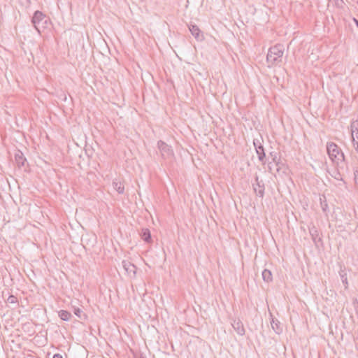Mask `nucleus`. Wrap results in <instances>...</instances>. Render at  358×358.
<instances>
[{
	"label": "nucleus",
	"instance_id": "f257e3e1",
	"mask_svg": "<svg viewBox=\"0 0 358 358\" xmlns=\"http://www.w3.org/2000/svg\"><path fill=\"white\" fill-rule=\"evenodd\" d=\"M284 53V46L282 44H276L268 49L266 60L271 64L281 61V58Z\"/></svg>",
	"mask_w": 358,
	"mask_h": 358
},
{
	"label": "nucleus",
	"instance_id": "f03ea898",
	"mask_svg": "<svg viewBox=\"0 0 358 358\" xmlns=\"http://www.w3.org/2000/svg\"><path fill=\"white\" fill-rule=\"evenodd\" d=\"M327 153L330 159L335 163L338 164L339 162L345 161V155L341 149L334 143H327Z\"/></svg>",
	"mask_w": 358,
	"mask_h": 358
},
{
	"label": "nucleus",
	"instance_id": "7ed1b4c3",
	"mask_svg": "<svg viewBox=\"0 0 358 358\" xmlns=\"http://www.w3.org/2000/svg\"><path fill=\"white\" fill-rule=\"evenodd\" d=\"M47 22V20L45 18V15L41 11L36 10L31 18V22L36 29V30L41 33V28H44L43 25H41V24H43Z\"/></svg>",
	"mask_w": 358,
	"mask_h": 358
},
{
	"label": "nucleus",
	"instance_id": "20e7f679",
	"mask_svg": "<svg viewBox=\"0 0 358 358\" xmlns=\"http://www.w3.org/2000/svg\"><path fill=\"white\" fill-rule=\"evenodd\" d=\"M157 147L160 151L161 155L164 159L170 158L173 155V151L171 147L167 145L163 141H159L157 142Z\"/></svg>",
	"mask_w": 358,
	"mask_h": 358
},
{
	"label": "nucleus",
	"instance_id": "39448f33",
	"mask_svg": "<svg viewBox=\"0 0 358 358\" xmlns=\"http://www.w3.org/2000/svg\"><path fill=\"white\" fill-rule=\"evenodd\" d=\"M350 129L352 144L355 150L358 152V120L352 121Z\"/></svg>",
	"mask_w": 358,
	"mask_h": 358
},
{
	"label": "nucleus",
	"instance_id": "423d86ee",
	"mask_svg": "<svg viewBox=\"0 0 358 358\" xmlns=\"http://www.w3.org/2000/svg\"><path fill=\"white\" fill-rule=\"evenodd\" d=\"M253 189L257 196L263 198L264 196V182L262 180H259L257 174L255 177V182L252 183Z\"/></svg>",
	"mask_w": 358,
	"mask_h": 358
},
{
	"label": "nucleus",
	"instance_id": "0eeeda50",
	"mask_svg": "<svg viewBox=\"0 0 358 358\" xmlns=\"http://www.w3.org/2000/svg\"><path fill=\"white\" fill-rule=\"evenodd\" d=\"M308 229L313 241L317 246H318V243H322V238L320 236L319 231L313 224L311 227H308Z\"/></svg>",
	"mask_w": 358,
	"mask_h": 358
},
{
	"label": "nucleus",
	"instance_id": "6e6552de",
	"mask_svg": "<svg viewBox=\"0 0 358 358\" xmlns=\"http://www.w3.org/2000/svg\"><path fill=\"white\" fill-rule=\"evenodd\" d=\"M189 30L197 41H201L203 40V35L201 34V30L197 25L191 24L189 25Z\"/></svg>",
	"mask_w": 358,
	"mask_h": 358
},
{
	"label": "nucleus",
	"instance_id": "1a4fd4ad",
	"mask_svg": "<svg viewBox=\"0 0 358 358\" xmlns=\"http://www.w3.org/2000/svg\"><path fill=\"white\" fill-rule=\"evenodd\" d=\"M15 161L18 168L20 169L24 166L27 159L20 150H17L15 154Z\"/></svg>",
	"mask_w": 358,
	"mask_h": 358
},
{
	"label": "nucleus",
	"instance_id": "9d476101",
	"mask_svg": "<svg viewBox=\"0 0 358 358\" xmlns=\"http://www.w3.org/2000/svg\"><path fill=\"white\" fill-rule=\"evenodd\" d=\"M141 238L146 243H152V239L151 233L149 229L143 228L139 233Z\"/></svg>",
	"mask_w": 358,
	"mask_h": 358
},
{
	"label": "nucleus",
	"instance_id": "9b49d317",
	"mask_svg": "<svg viewBox=\"0 0 358 358\" xmlns=\"http://www.w3.org/2000/svg\"><path fill=\"white\" fill-rule=\"evenodd\" d=\"M234 329L236 331V333L240 336H243L245 334V329L243 324L240 320H234L231 324Z\"/></svg>",
	"mask_w": 358,
	"mask_h": 358
},
{
	"label": "nucleus",
	"instance_id": "f8f14e48",
	"mask_svg": "<svg viewBox=\"0 0 358 358\" xmlns=\"http://www.w3.org/2000/svg\"><path fill=\"white\" fill-rule=\"evenodd\" d=\"M256 153L258 156V159L262 163V164H266V153L264 151V148L263 145H258V147L255 149Z\"/></svg>",
	"mask_w": 358,
	"mask_h": 358
},
{
	"label": "nucleus",
	"instance_id": "ddd939ff",
	"mask_svg": "<svg viewBox=\"0 0 358 358\" xmlns=\"http://www.w3.org/2000/svg\"><path fill=\"white\" fill-rule=\"evenodd\" d=\"M271 324L273 330L278 334H280L282 331V327L280 322L275 318L272 317Z\"/></svg>",
	"mask_w": 358,
	"mask_h": 358
},
{
	"label": "nucleus",
	"instance_id": "4468645a",
	"mask_svg": "<svg viewBox=\"0 0 358 358\" xmlns=\"http://www.w3.org/2000/svg\"><path fill=\"white\" fill-rule=\"evenodd\" d=\"M269 156L271 158V162L275 164V166H278L280 164V157H279L278 153L277 152H270Z\"/></svg>",
	"mask_w": 358,
	"mask_h": 358
},
{
	"label": "nucleus",
	"instance_id": "2eb2a0df",
	"mask_svg": "<svg viewBox=\"0 0 358 358\" xmlns=\"http://www.w3.org/2000/svg\"><path fill=\"white\" fill-rule=\"evenodd\" d=\"M113 187L119 194H123L124 192V187L123 184L120 181L116 180H113Z\"/></svg>",
	"mask_w": 358,
	"mask_h": 358
},
{
	"label": "nucleus",
	"instance_id": "dca6fc26",
	"mask_svg": "<svg viewBox=\"0 0 358 358\" xmlns=\"http://www.w3.org/2000/svg\"><path fill=\"white\" fill-rule=\"evenodd\" d=\"M262 278L265 282H271L272 280V273L271 270H262Z\"/></svg>",
	"mask_w": 358,
	"mask_h": 358
},
{
	"label": "nucleus",
	"instance_id": "f3484780",
	"mask_svg": "<svg viewBox=\"0 0 358 358\" xmlns=\"http://www.w3.org/2000/svg\"><path fill=\"white\" fill-rule=\"evenodd\" d=\"M59 316L62 320L69 321L71 317V314L67 310H62L59 312Z\"/></svg>",
	"mask_w": 358,
	"mask_h": 358
},
{
	"label": "nucleus",
	"instance_id": "a211bd4d",
	"mask_svg": "<svg viewBox=\"0 0 358 358\" xmlns=\"http://www.w3.org/2000/svg\"><path fill=\"white\" fill-rule=\"evenodd\" d=\"M73 313L80 320H85L87 319L86 314L80 308H74Z\"/></svg>",
	"mask_w": 358,
	"mask_h": 358
},
{
	"label": "nucleus",
	"instance_id": "6ab92c4d",
	"mask_svg": "<svg viewBox=\"0 0 358 358\" xmlns=\"http://www.w3.org/2000/svg\"><path fill=\"white\" fill-rule=\"evenodd\" d=\"M339 275L341 278L342 282L345 285V288L348 287V280H347V274L345 273V270H340Z\"/></svg>",
	"mask_w": 358,
	"mask_h": 358
},
{
	"label": "nucleus",
	"instance_id": "aec40b11",
	"mask_svg": "<svg viewBox=\"0 0 358 358\" xmlns=\"http://www.w3.org/2000/svg\"><path fill=\"white\" fill-rule=\"evenodd\" d=\"M6 301L8 303H10V304H15V305H17L18 304V301H17V299L15 296L14 295H10Z\"/></svg>",
	"mask_w": 358,
	"mask_h": 358
},
{
	"label": "nucleus",
	"instance_id": "412c9836",
	"mask_svg": "<svg viewBox=\"0 0 358 358\" xmlns=\"http://www.w3.org/2000/svg\"><path fill=\"white\" fill-rule=\"evenodd\" d=\"M324 201H322V199L320 197V203H321V208L324 212H326L328 208V204L326 201L325 196H323Z\"/></svg>",
	"mask_w": 358,
	"mask_h": 358
},
{
	"label": "nucleus",
	"instance_id": "4be33fe9",
	"mask_svg": "<svg viewBox=\"0 0 358 358\" xmlns=\"http://www.w3.org/2000/svg\"><path fill=\"white\" fill-rule=\"evenodd\" d=\"M124 271L130 278L136 277V270H124Z\"/></svg>",
	"mask_w": 358,
	"mask_h": 358
},
{
	"label": "nucleus",
	"instance_id": "5701e85b",
	"mask_svg": "<svg viewBox=\"0 0 358 358\" xmlns=\"http://www.w3.org/2000/svg\"><path fill=\"white\" fill-rule=\"evenodd\" d=\"M122 266H123V268H129V267L130 266H134L135 268H136L134 264H132L131 262H127V261H123V262H122Z\"/></svg>",
	"mask_w": 358,
	"mask_h": 358
},
{
	"label": "nucleus",
	"instance_id": "b1692460",
	"mask_svg": "<svg viewBox=\"0 0 358 358\" xmlns=\"http://www.w3.org/2000/svg\"><path fill=\"white\" fill-rule=\"evenodd\" d=\"M253 144L255 149L258 147V145H262L259 139H254Z\"/></svg>",
	"mask_w": 358,
	"mask_h": 358
},
{
	"label": "nucleus",
	"instance_id": "393cba45",
	"mask_svg": "<svg viewBox=\"0 0 358 358\" xmlns=\"http://www.w3.org/2000/svg\"><path fill=\"white\" fill-rule=\"evenodd\" d=\"M272 164H273L272 162H268V171L269 173H271L272 174H275L274 172H273Z\"/></svg>",
	"mask_w": 358,
	"mask_h": 358
},
{
	"label": "nucleus",
	"instance_id": "a878e982",
	"mask_svg": "<svg viewBox=\"0 0 358 358\" xmlns=\"http://www.w3.org/2000/svg\"><path fill=\"white\" fill-rule=\"evenodd\" d=\"M354 175L355 183L358 186V170L355 171Z\"/></svg>",
	"mask_w": 358,
	"mask_h": 358
},
{
	"label": "nucleus",
	"instance_id": "bb28decb",
	"mask_svg": "<svg viewBox=\"0 0 358 358\" xmlns=\"http://www.w3.org/2000/svg\"><path fill=\"white\" fill-rule=\"evenodd\" d=\"M282 165H283V164L280 162V164L278 166H276V172L277 173L280 172V170L281 169Z\"/></svg>",
	"mask_w": 358,
	"mask_h": 358
},
{
	"label": "nucleus",
	"instance_id": "cd10ccee",
	"mask_svg": "<svg viewBox=\"0 0 358 358\" xmlns=\"http://www.w3.org/2000/svg\"><path fill=\"white\" fill-rule=\"evenodd\" d=\"M53 358H63V356L59 353L54 355Z\"/></svg>",
	"mask_w": 358,
	"mask_h": 358
},
{
	"label": "nucleus",
	"instance_id": "c85d7f7f",
	"mask_svg": "<svg viewBox=\"0 0 358 358\" xmlns=\"http://www.w3.org/2000/svg\"><path fill=\"white\" fill-rule=\"evenodd\" d=\"M29 271V273H34V270H32V269H30V270H28Z\"/></svg>",
	"mask_w": 358,
	"mask_h": 358
},
{
	"label": "nucleus",
	"instance_id": "c756f323",
	"mask_svg": "<svg viewBox=\"0 0 358 358\" xmlns=\"http://www.w3.org/2000/svg\"><path fill=\"white\" fill-rule=\"evenodd\" d=\"M26 274L28 275V277L30 278V274L29 273H26Z\"/></svg>",
	"mask_w": 358,
	"mask_h": 358
},
{
	"label": "nucleus",
	"instance_id": "7c9ffc66",
	"mask_svg": "<svg viewBox=\"0 0 358 358\" xmlns=\"http://www.w3.org/2000/svg\"><path fill=\"white\" fill-rule=\"evenodd\" d=\"M22 271H23L24 273H26V270H25V269H23V270H22Z\"/></svg>",
	"mask_w": 358,
	"mask_h": 358
},
{
	"label": "nucleus",
	"instance_id": "2f4dec72",
	"mask_svg": "<svg viewBox=\"0 0 358 358\" xmlns=\"http://www.w3.org/2000/svg\"><path fill=\"white\" fill-rule=\"evenodd\" d=\"M141 358H144V357H141Z\"/></svg>",
	"mask_w": 358,
	"mask_h": 358
}]
</instances>
